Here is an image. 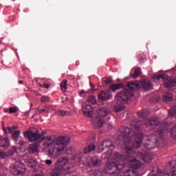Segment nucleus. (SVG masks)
Wrapping results in <instances>:
<instances>
[{
  "instance_id": "nucleus-1",
  "label": "nucleus",
  "mask_w": 176,
  "mask_h": 176,
  "mask_svg": "<svg viewBox=\"0 0 176 176\" xmlns=\"http://www.w3.org/2000/svg\"><path fill=\"white\" fill-rule=\"evenodd\" d=\"M120 133V137L122 138L124 142L126 154L122 152L113 153L111 159L109 160L106 166V170L111 175L124 168V160L135 170H138L142 164L141 162L135 159L137 152L134 149L140 148L144 140V134H135V132L127 126L121 127Z\"/></svg>"
},
{
  "instance_id": "nucleus-2",
  "label": "nucleus",
  "mask_w": 176,
  "mask_h": 176,
  "mask_svg": "<svg viewBox=\"0 0 176 176\" xmlns=\"http://www.w3.org/2000/svg\"><path fill=\"white\" fill-rule=\"evenodd\" d=\"M24 137L28 138L30 142H43L42 145L45 149L49 148L50 157L57 159L64 152L67 145L71 142V139L67 137L47 135V133L38 131L34 133L32 131H27L23 133Z\"/></svg>"
},
{
  "instance_id": "nucleus-3",
  "label": "nucleus",
  "mask_w": 176,
  "mask_h": 176,
  "mask_svg": "<svg viewBox=\"0 0 176 176\" xmlns=\"http://www.w3.org/2000/svg\"><path fill=\"white\" fill-rule=\"evenodd\" d=\"M142 123L146 126V127H151V129H157L155 131V134L150 135L147 136V142L144 144V148L148 151H152L156 148V144H157V137L162 138L163 134H167L168 133V129H170V125L167 122H164L160 124V118L157 117H151L148 118L142 122L139 120H135L131 122V126L133 129L135 134H140V133H137ZM133 129H131L133 131Z\"/></svg>"
},
{
  "instance_id": "nucleus-4",
  "label": "nucleus",
  "mask_w": 176,
  "mask_h": 176,
  "mask_svg": "<svg viewBox=\"0 0 176 176\" xmlns=\"http://www.w3.org/2000/svg\"><path fill=\"white\" fill-rule=\"evenodd\" d=\"M124 89H126L124 91H120L116 96V100L121 104H126V102H131L134 94L133 91L134 90H139L140 83L138 81L131 82L126 86H124Z\"/></svg>"
},
{
  "instance_id": "nucleus-5",
  "label": "nucleus",
  "mask_w": 176,
  "mask_h": 176,
  "mask_svg": "<svg viewBox=\"0 0 176 176\" xmlns=\"http://www.w3.org/2000/svg\"><path fill=\"white\" fill-rule=\"evenodd\" d=\"M154 80H162L166 89H171L176 86V79L171 78L167 74H158L154 76Z\"/></svg>"
},
{
  "instance_id": "nucleus-6",
  "label": "nucleus",
  "mask_w": 176,
  "mask_h": 176,
  "mask_svg": "<svg viewBox=\"0 0 176 176\" xmlns=\"http://www.w3.org/2000/svg\"><path fill=\"white\" fill-rule=\"evenodd\" d=\"M11 172L13 175H23L25 173V168L20 161H18L15 165L12 166Z\"/></svg>"
},
{
  "instance_id": "nucleus-7",
  "label": "nucleus",
  "mask_w": 176,
  "mask_h": 176,
  "mask_svg": "<svg viewBox=\"0 0 176 176\" xmlns=\"http://www.w3.org/2000/svg\"><path fill=\"white\" fill-rule=\"evenodd\" d=\"M105 148H110V149H115V145L111 140H103L98 144L99 152H104Z\"/></svg>"
},
{
  "instance_id": "nucleus-8",
  "label": "nucleus",
  "mask_w": 176,
  "mask_h": 176,
  "mask_svg": "<svg viewBox=\"0 0 176 176\" xmlns=\"http://www.w3.org/2000/svg\"><path fill=\"white\" fill-rule=\"evenodd\" d=\"M87 164L90 167H99V166H101V160H98L97 157H88L87 158Z\"/></svg>"
},
{
  "instance_id": "nucleus-9",
  "label": "nucleus",
  "mask_w": 176,
  "mask_h": 176,
  "mask_svg": "<svg viewBox=\"0 0 176 176\" xmlns=\"http://www.w3.org/2000/svg\"><path fill=\"white\" fill-rule=\"evenodd\" d=\"M112 97V92H111V91H102L98 94V100H100V101H108V100H111Z\"/></svg>"
},
{
  "instance_id": "nucleus-10",
  "label": "nucleus",
  "mask_w": 176,
  "mask_h": 176,
  "mask_svg": "<svg viewBox=\"0 0 176 176\" xmlns=\"http://www.w3.org/2000/svg\"><path fill=\"white\" fill-rule=\"evenodd\" d=\"M137 157L142 159L145 163H151V161L153 160V157L148 153H137Z\"/></svg>"
},
{
  "instance_id": "nucleus-11",
  "label": "nucleus",
  "mask_w": 176,
  "mask_h": 176,
  "mask_svg": "<svg viewBox=\"0 0 176 176\" xmlns=\"http://www.w3.org/2000/svg\"><path fill=\"white\" fill-rule=\"evenodd\" d=\"M98 117L107 118L111 113V110L108 107H101L97 109Z\"/></svg>"
},
{
  "instance_id": "nucleus-12",
  "label": "nucleus",
  "mask_w": 176,
  "mask_h": 176,
  "mask_svg": "<svg viewBox=\"0 0 176 176\" xmlns=\"http://www.w3.org/2000/svg\"><path fill=\"white\" fill-rule=\"evenodd\" d=\"M47 173L50 176H59L63 174V170L60 166L54 165V168L51 170L48 169Z\"/></svg>"
},
{
  "instance_id": "nucleus-13",
  "label": "nucleus",
  "mask_w": 176,
  "mask_h": 176,
  "mask_svg": "<svg viewBox=\"0 0 176 176\" xmlns=\"http://www.w3.org/2000/svg\"><path fill=\"white\" fill-rule=\"evenodd\" d=\"M82 112L87 118L93 117V107H91L90 104H87L85 107H82Z\"/></svg>"
},
{
  "instance_id": "nucleus-14",
  "label": "nucleus",
  "mask_w": 176,
  "mask_h": 176,
  "mask_svg": "<svg viewBox=\"0 0 176 176\" xmlns=\"http://www.w3.org/2000/svg\"><path fill=\"white\" fill-rule=\"evenodd\" d=\"M69 162V158L68 157H63L55 162L54 166L61 167V166H66Z\"/></svg>"
},
{
  "instance_id": "nucleus-15",
  "label": "nucleus",
  "mask_w": 176,
  "mask_h": 176,
  "mask_svg": "<svg viewBox=\"0 0 176 176\" xmlns=\"http://www.w3.org/2000/svg\"><path fill=\"white\" fill-rule=\"evenodd\" d=\"M141 86L146 91H148L149 90H152V89H153L152 82H151V81H149V80H145L142 81Z\"/></svg>"
},
{
  "instance_id": "nucleus-16",
  "label": "nucleus",
  "mask_w": 176,
  "mask_h": 176,
  "mask_svg": "<svg viewBox=\"0 0 176 176\" xmlns=\"http://www.w3.org/2000/svg\"><path fill=\"white\" fill-rule=\"evenodd\" d=\"M20 134L21 131L19 130L16 131L12 134V138L16 144H19V145H24V144H25V142L19 141V138H20Z\"/></svg>"
},
{
  "instance_id": "nucleus-17",
  "label": "nucleus",
  "mask_w": 176,
  "mask_h": 176,
  "mask_svg": "<svg viewBox=\"0 0 176 176\" xmlns=\"http://www.w3.org/2000/svg\"><path fill=\"white\" fill-rule=\"evenodd\" d=\"M104 123H105V120H104V118L98 116L95 118L94 125L96 128L102 127V126H104Z\"/></svg>"
},
{
  "instance_id": "nucleus-18",
  "label": "nucleus",
  "mask_w": 176,
  "mask_h": 176,
  "mask_svg": "<svg viewBox=\"0 0 176 176\" xmlns=\"http://www.w3.org/2000/svg\"><path fill=\"white\" fill-rule=\"evenodd\" d=\"M10 145V140L8 138L0 139V148H8Z\"/></svg>"
},
{
  "instance_id": "nucleus-19",
  "label": "nucleus",
  "mask_w": 176,
  "mask_h": 176,
  "mask_svg": "<svg viewBox=\"0 0 176 176\" xmlns=\"http://www.w3.org/2000/svg\"><path fill=\"white\" fill-rule=\"evenodd\" d=\"M36 152H39V146L38 145V144L35 143L33 144H30L29 146V153H36Z\"/></svg>"
},
{
  "instance_id": "nucleus-20",
  "label": "nucleus",
  "mask_w": 176,
  "mask_h": 176,
  "mask_svg": "<svg viewBox=\"0 0 176 176\" xmlns=\"http://www.w3.org/2000/svg\"><path fill=\"white\" fill-rule=\"evenodd\" d=\"M122 87H123V84L122 83L113 84L110 86L109 90H111L113 92H115L118 90H120V89H122Z\"/></svg>"
},
{
  "instance_id": "nucleus-21",
  "label": "nucleus",
  "mask_w": 176,
  "mask_h": 176,
  "mask_svg": "<svg viewBox=\"0 0 176 176\" xmlns=\"http://www.w3.org/2000/svg\"><path fill=\"white\" fill-rule=\"evenodd\" d=\"M36 111H37V112H38L39 113H47L49 112H52V106H45L43 109L37 108L36 109Z\"/></svg>"
},
{
  "instance_id": "nucleus-22",
  "label": "nucleus",
  "mask_w": 176,
  "mask_h": 176,
  "mask_svg": "<svg viewBox=\"0 0 176 176\" xmlns=\"http://www.w3.org/2000/svg\"><path fill=\"white\" fill-rule=\"evenodd\" d=\"M16 129H17V126L13 125L12 126L3 128V131L6 134H10V133H13Z\"/></svg>"
},
{
  "instance_id": "nucleus-23",
  "label": "nucleus",
  "mask_w": 176,
  "mask_h": 176,
  "mask_svg": "<svg viewBox=\"0 0 176 176\" xmlns=\"http://www.w3.org/2000/svg\"><path fill=\"white\" fill-rule=\"evenodd\" d=\"M126 176H140L135 170L128 169L125 170Z\"/></svg>"
},
{
  "instance_id": "nucleus-24",
  "label": "nucleus",
  "mask_w": 176,
  "mask_h": 176,
  "mask_svg": "<svg viewBox=\"0 0 176 176\" xmlns=\"http://www.w3.org/2000/svg\"><path fill=\"white\" fill-rule=\"evenodd\" d=\"M57 116H68L71 113L68 111L65 110H58L56 113Z\"/></svg>"
},
{
  "instance_id": "nucleus-25",
  "label": "nucleus",
  "mask_w": 176,
  "mask_h": 176,
  "mask_svg": "<svg viewBox=\"0 0 176 176\" xmlns=\"http://www.w3.org/2000/svg\"><path fill=\"white\" fill-rule=\"evenodd\" d=\"M173 100V95L170 93H165L164 94L163 100L164 102H170Z\"/></svg>"
},
{
  "instance_id": "nucleus-26",
  "label": "nucleus",
  "mask_w": 176,
  "mask_h": 176,
  "mask_svg": "<svg viewBox=\"0 0 176 176\" xmlns=\"http://www.w3.org/2000/svg\"><path fill=\"white\" fill-rule=\"evenodd\" d=\"M137 115L139 118H146V116L149 115V111H148V109H144L142 111L138 112Z\"/></svg>"
},
{
  "instance_id": "nucleus-27",
  "label": "nucleus",
  "mask_w": 176,
  "mask_h": 176,
  "mask_svg": "<svg viewBox=\"0 0 176 176\" xmlns=\"http://www.w3.org/2000/svg\"><path fill=\"white\" fill-rule=\"evenodd\" d=\"M68 85V80H63L60 82V89L63 93H65L67 91V86Z\"/></svg>"
},
{
  "instance_id": "nucleus-28",
  "label": "nucleus",
  "mask_w": 176,
  "mask_h": 176,
  "mask_svg": "<svg viewBox=\"0 0 176 176\" xmlns=\"http://www.w3.org/2000/svg\"><path fill=\"white\" fill-rule=\"evenodd\" d=\"M96 149V146L94 144L89 145L84 148V153H90V152H93Z\"/></svg>"
},
{
  "instance_id": "nucleus-29",
  "label": "nucleus",
  "mask_w": 176,
  "mask_h": 176,
  "mask_svg": "<svg viewBox=\"0 0 176 176\" xmlns=\"http://www.w3.org/2000/svg\"><path fill=\"white\" fill-rule=\"evenodd\" d=\"M16 151H17V148H16V146H12L10 149H8V152L6 153L7 157L8 156H13Z\"/></svg>"
},
{
  "instance_id": "nucleus-30",
  "label": "nucleus",
  "mask_w": 176,
  "mask_h": 176,
  "mask_svg": "<svg viewBox=\"0 0 176 176\" xmlns=\"http://www.w3.org/2000/svg\"><path fill=\"white\" fill-rule=\"evenodd\" d=\"M87 102H89V104H91V105H96V104H97V101L96 100V96H90L88 98Z\"/></svg>"
},
{
  "instance_id": "nucleus-31",
  "label": "nucleus",
  "mask_w": 176,
  "mask_h": 176,
  "mask_svg": "<svg viewBox=\"0 0 176 176\" xmlns=\"http://www.w3.org/2000/svg\"><path fill=\"white\" fill-rule=\"evenodd\" d=\"M170 137H172L173 140H176V124L173 126L170 129Z\"/></svg>"
},
{
  "instance_id": "nucleus-32",
  "label": "nucleus",
  "mask_w": 176,
  "mask_h": 176,
  "mask_svg": "<svg viewBox=\"0 0 176 176\" xmlns=\"http://www.w3.org/2000/svg\"><path fill=\"white\" fill-rule=\"evenodd\" d=\"M140 75H141V68L138 67L135 69L134 73L133 74V77L135 78H138Z\"/></svg>"
},
{
  "instance_id": "nucleus-33",
  "label": "nucleus",
  "mask_w": 176,
  "mask_h": 176,
  "mask_svg": "<svg viewBox=\"0 0 176 176\" xmlns=\"http://www.w3.org/2000/svg\"><path fill=\"white\" fill-rule=\"evenodd\" d=\"M169 114L170 116H175L176 115V105L173 107L170 110H169Z\"/></svg>"
},
{
  "instance_id": "nucleus-34",
  "label": "nucleus",
  "mask_w": 176,
  "mask_h": 176,
  "mask_svg": "<svg viewBox=\"0 0 176 176\" xmlns=\"http://www.w3.org/2000/svg\"><path fill=\"white\" fill-rule=\"evenodd\" d=\"M41 101V102H49L50 101V98H49V96H42Z\"/></svg>"
},
{
  "instance_id": "nucleus-35",
  "label": "nucleus",
  "mask_w": 176,
  "mask_h": 176,
  "mask_svg": "<svg viewBox=\"0 0 176 176\" xmlns=\"http://www.w3.org/2000/svg\"><path fill=\"white\" fill-rule=\"evenodd\" d=\"M6 157H8V154L2 151H0V159H6Z\"/></svg>"
},
{
  "instance_id": "nucleus-36",
  "label": "nucleus",
  "mask_w": 176,
  "mask_h": 176,
  "mask_svg": "<svg viewBox=\"0 0 176 176\" xmlns=\"http://www.w3.org/2000/svg\"><path fill=\"white\" fill-rule=\"evenodd\" d=\"M18 109L17 107H10L9 108V113H16Z\"/></svg>"
},
{
  "instance_id": "nucleus-37",
  "label": "nucleus",
  "mask_w": 176,
  "mask_h": 176,
  "mask_svg": "<svg viewBox=\"0 0 176 176\" xmlns=\"http://www.w3.org/2000/svg\"><path fill=\"white\" fill-rule=\"evenodd\" d=\"M123 109V107L122 106H115L114 107V111L115 112H121Z\"/></svg>"
},
{
  "instance_id": "nucleus-38",
  "label": "nucleus",
  "mask_w": 176,
  "mask_h": 176,
  "mask_svg": "<svg viewBox=\"0 0 176 176\" xmlns=\"http://www.w3.org/2000/svg\"><path fill=\"white\" fill-rule=\"evenodd\" d=\"M94 176H102V173L100 170H96L94 172Z\"/></svg>"
},
{
  "instance_id": "nucleus-39",
  "label": "nucleus",
  "mask_w": 176,
  "mask_h": 176,
  "mask_svg": "<svg viewBox=\"0 0 176 176\" xmlns=\"http://www.w3.org/2000/svg\"><path fill=\"white\" fill-rule=\"evenodd\" d=\"M45 164H47V166H51V164H53V162L52 160H46Z\"/></svg>"
},
{
  "instance_id": "nucleus-40",
  "label": "nucleus",
  "mask_w": 176,
  "mask_h": 176,
  "mask_svg": "<svg viewBox=\"0 0 176 176\" xmlns=\"http://www.w3.org/2000/svg\"><path fill=\"white\" fill-rule=\"evenodd\" d=\"M111 83H112V80L107 79L105 80V85H111Z\"/></svg>"
},
{
  "instance_id": "nucleus-41",
  "label": "nucleus",
  "mask_w": 176,
  "mask_h": 176,
  "mask_svg": "<svg viewBox=\"0 0 176 176\" xmlns=\"http://www.w3.org/2000/svg\"><path fill=\"white\" fill-rule=\"evenodd\" d=\"M44 89H50V84H44Z\"/></svg>"
},
{
  "instance_id": "nucleus-42",
  "label": "nucleus",
  "mask_w": 176,
  "mask_h": 176,
  "mask_svg": "<svg viewBox=\"0 0 176 176\" xmlns=\"http://www.w3.org/2000/svg\"><path fill=\"white\" fill-rule=\"evenodd\" d=\"M67 173H66V174H72V170H71V167H67Z\"/></svg>"
},
{
  "instance_id": "nucleus-43",
  "label": "nucleus",
  "mask_w": 176,
  "mask_h": 176,
  "mask_svg": "<svg viewBox=\"0 0 176 176\" xmlns=\"http://www.w3.org/2000/svg\"><path fill=\"white\" fill-rule=\"evenodd\" d=\"M18 83H19V85H23V84L24 83V81H23V80H19V81L18 82Z\"/></svg>"
},
{
  "instance_id": "nucleus-44",
  "label": "nucleus",
  "mask_w": 176,
  "mask_h": 176,
  "mask_svg": "<svg viewBox=\"0 0 176 176\" xmlns=\"http://www.w3.org/2000/svg\"><path fill=\"white\" fill-rule=\"evenodd\" d=\"M80 95L85 94V91L84 90L80 91Z\"/></svg>"
},
{
  "instance_id": "nucleus-45",
  "label": "nucleus",
  "mask_w": 176,
  "mask_h": 176,
  "mask_svg": "<svg viewBox=\"0 0 176 176\" xmlns=\"http://www.w3.org/2000/svg\"><path fill=\"white\" fill-rule=\"evenodd\" d=\"M28 166H30V167H34V165H32V164H29Z\"/></svg>"
},
{
  "instance_id": "nucleus-46",
  "label": "nucleus",
  "mask_w": 176,
  "mask_h": 176,
  "mask_svg": "<svg viewBox=\"0 0 176 176\" xmlns=\"http://www.w3.org/2000/svg\"><path fill=\"white\" fill-rule=\"evenodd\" d=\"M35 115H36V114H34V115H33V116H32V119H34V118H35Z\"/></svg>"
},
{
  "instance_id": "nucleus-47",
  "label": "nucleus",
  "mask_w": 176,
  "mask_h": 176,
  "mask_svg": "<svg viewBox=\"0 0 176 176\" xmlns=\"http://www.w3.org/2000/svg\"><path fill=\"white\" fill-rule=\"evenodd\" d=\"M8 109L5 111V112H8Z\"/></svg>"
},
{
  "instance_id": "nucleus-48",
  "label": "nucleus",
  "mask_w": 176,
  "mask_h": 176,
  "mask_svg": "<svg viewBox=\"0 0 176 176\" xmlns=\"http://www.w3.org/2000/svg\"><path fill=\"white\" fill-rule=\"evenodd\" d=\"M31 107H32V104H31Z\"/></svg>"
}]
</instances>
